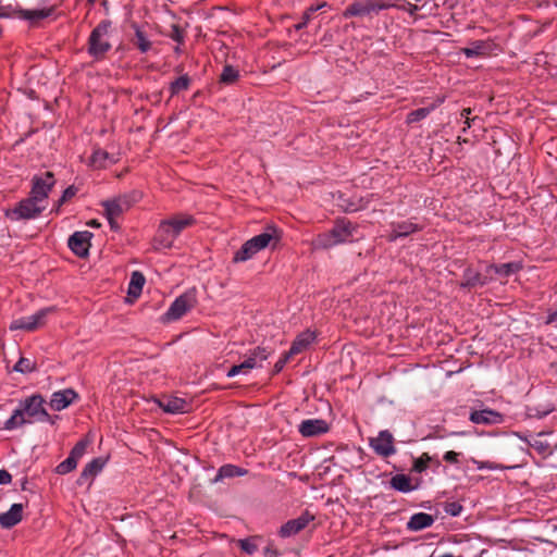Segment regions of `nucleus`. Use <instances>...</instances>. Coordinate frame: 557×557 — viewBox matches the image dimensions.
<instances>
[{
  "instance_id": "13d9d810",
  "label": "nucleus",
  "mask_w": 557,
  "mask_h": 557,
  "mask_svg": "<svg viewBox=\"0 0 557 557\" xmlns=\"http://www.w3.org/2000/svg\"><path fill=\"white\" fill-rule=\"evenodd\" d=\"M450 507L451 509L449 510V512L453 515V516H457L461 509V506L457 505V504H450Z\"/></svg>"
},
{
  "instance_id": "de8ad7c7",
  "label": "nucleus",
  "mask_w": 557,
  "mask_h": 557,
  "mask_svg": "<svg viewBox=\"0 0 557 557\" xmlns=\"http://www.w3.org/2000/svg\"><path fill=\"white\" fill-rule=\"evenodd\" d=\"M239 546L245 553L249 555L253 554L258 549L257 544L251 539L239 540Z\"/></svg>"
},
{
  "instance_id": "ea45409f",
  "label": "nucleus",
  "mask_w": 557,
  "mask_h": 557,
  "mask_svg": "<svg viewBox=\"0 0 557 557\" xmlns=\"http://www.w3.org/2000/svg\"><path fill=\"white\" fill-rule=\"evenodd\" d=\"M431 461L432 457L428 453H423L419 458L414 459L412 470L421 473L428 469Z\"/></svg>"
},
{
  "instance_id": "5701e85b",
  "label": "nucleus",
  "mask_w": 557,
  "mask_h": 557,
  "mask_svg": "<svg viewBox=\"0 0 557 557\" xmlns=\"http://www.w3.org/2000/svg\"><path fill=\"white\" fill-rule=\"evenodd\" d=\"M315 339L314 332H311L309 330L300 333L293 342L290 348H289V355H298L302 352L305 349L309 347L311 343Z\"/></svg>"
},
{
  "instance_id": "a878e982",
  "label": "nucleus",
  "mask_w": 557,
  "mask_h": 557,
  "mask_svg": "<svg viewBox=\"0 0 557 557\" xmlns=\"http://www.w3.org/2000/svg\"><path fill=\"white\" fill-rule=\"evenodd\" d=\"M461 52L467 58L487 57L491 52V44L484 40H475L469 47L463 48Z\"/></svg>"
},
{
  "instance_id": "72a5a7b5",
  "label": "nucleus",
  "mask_w": 557,
  "mask_h": 557,
  "mask_svg": "<svg viewBox=\"0 0 557 557\" xmlns=\"http://www.w3.org/2000/svg\"><path fill=\"white\" fill-rule=\"evenodd\" d=\"M117 160L114 153H110L106 150H96L91 156L92 164L98 168H106L109 164L115 163Z\"/></svg>"
},
{
  "instance_id": "0eeeda50",
  "label": "nucleus",
  "mask_w": 557,
  "mask_h": 557,
  "mask_svg": "<svg viewBox=\"0 0 557 557\" xmlns=\"http://www.w3.org/2000/svg\"><path fill=\"white\" fill-rule=\"evenodd\" d=\"M55 184L54 175L52 172H45L40 175H34L32 178L30 196L33 199L38 200L45 205L50 190Z\"/></svg>"
},
{
  "instance_id": "6e6552de",
  "label": "nucleus",
  "mask_w": 557,
  "mask_h": 557,
  "mask_svg": "<svg viewBox=\"0 0 557 557\" xmlns=\"http://www.w3.org/2000/svg\"><path fill=\"white\" fill-rule=\"evenodd\" d=\"M53 309L52 308H45L36 313L28 315V317H22L18 319H15L10 324V330H23L26 332H33L44 325L45 319Z\"/></svg>"
},
{
  "instance_id": "ddd939ff",
  "label": "nucleus",
  "mask_w": 557,
  "mask_h": 557,
  "mask_svg": "<svg viewBox=\"0 0 557 557\" xmlns=\"http://www.w3.org/2000/svg\"><path fill=\"white\" fill-rule=\"evenodd\" d=\"M78 394L73 388L54 392L51 395L49 406L52 410L61 411L78 399Z\"/></svg>"
},
{
  "instance_id": "1a4fd4ad",
  "label": "nucleus",
  "mask_w": 557,
  "mask_h": 557,
  "mask_svg": "<svg viewBox=\"0 0 557 557\" xmlns=\"http://www.w3.org/2000/svg\"><path fill=\"white\" fill-rule=\"evenodd\" d=\"M369 445L377 456L383 458H387L396 454L394 436L387 430L380 431L376 437H371L369 440Z\"/></svg>"
},
{
  "instance_id": "f3484780",
  "label": "nucleus",
  "mask_w": 557,
  "mask_h": 557,
  "mask_svg": "<svg viewBox=\"0 0 557 557\" xmlns=\"http://www.w3.org/2000/svg\"><path fill=\"white\" fill-rule=\"evenodd\" d=\"M298 431L304 437H313L326 433L329 424L322 419H307L299 424Z\"/></svg>"
},
{
  "instance_id": "79ce46f5",
  "label": "nucleus",
  "mask_w": 557,
  "mask_h": 557,
  "mask_svg": "<svg viewBox=\"0 0 557 557\" xmlns=\"http://www.w3.org/2000/svg\"><path fill=\"white\" fill-rule=\"evenodd\" d=\"M77 466V461L72 458L71 456H69L64 461H62L61 463H59L57 466V472L59 474H66L71 471H73Z\"/></svg>"
},
{
  "instance_id": "6ab92c4d",
  "label": "nucleus",
  "mask_w": 557,
  "mask_h": 557,
  "mask_svg": "<svg viewBox=\"0 0 557 557\" xmlns=\"http://www.w3.org/2000/svg\"><path fill=\"white\" fill-rule=\"evenodd\" d=\"M53 13V8H42L33 10H17L16 17L27 21L30 26L37 25L40 21L49 17Z\"/></svg>"
},
{
  "instance_id": "423d86ee",
  "label": "nucleus",
  "mask_w": 557,
  "mask_h": 557,
  "mask_svg": "<svg viewBox=\"0 0 557 557\" xmlns=\"http://www.w3.org/2000/svg\"><path fill=\"white\" fill-rule=\"evenodd\" d=\"M45 399L41 395H32L20 403V408L24 414L36 421L45 422L49 421L53 423L51 416L47 412L44 407Z\"/></svg>"
},
{
  "instance_id": "4be33fe9",
  "label": "nucleus",
  "mask_w": 557,
  "mask_h": 557,
  "mask_svg": "<svg viewBox=\"0 0 557 557\" xmlns=\"http://www.w3.org/2000/svg\"><path fill=\"white\" fill-rule=\"evenodd\" d=\"M23 518V505L13 504L7 512L0 513V525L5 529L13 528Z\"/></svg>"
},
{
  "instance_id": "9d476101",
  "label": "nucleus",
  "mask_w": 557,
  "mask_h": 557,
  "mask_svg": "<svg viewBox=\"0 0 557 557\" xmlns=\"http://www.w3.org/2000/svg\"><path fill=\"white\" fill-rule=\"evenodd\" d=\"M314 520V516L309 511H304L299 517L288 520L278 530V535L283 539L290 537L305 530L310 522Z\"/></svg>"
},
{
  "instance_id": "39448f33",
  "label": "nucleus",
  "mask_w": 557,
  "mask_h": 557,
  "mask_svg": "<svg viewBox=\"0 0 557 557\" xmlns=\"http://www.w3.org/2000/svg\"><path fill=\"white\" fill-rule=\"evenodd\" d=\"M197 299L194 293L187 292L178 296L163 314L164 322H173L180 320L189 310L196 306Z\"/></svg>"
},
{
  "instance_id": "cd10ccee",
  "label": "nucleus",
  "mask_w": 557,
  "mask_h": 557,
  "mask_svg": "<svg viewBox=\"0 0 557 557\" xmlns=\"http://www.w3.org/2000/svg\"><path fill=\"white\" fill-rule=\"evenodd\" d=\"M171 230L178 236L185 228L194 225L195 219L188 214H178L164 220Z\"/></svg>"
},
{
  "instance_id": "0e129e2a",
  "label": "nucleus",
  "mask_w": 557,
  "mask_h": 557,
  "mask_svg": "<svg viewBox=\"0 0 557 557\" xmlns=\"http://www.w3.org/2000/svg\"><path fill=\"white\" fill-rule=\"evenodd\" d=\"M361 209V207L347 208L348 211H357Z\"/></svg>"
},
{
  "instance_id": "f8f14e48",
  "label": "nucleus",
  "mask_w": 557,
  "mask_h": 557,
  "mask_svg": "<svg viewBox=\"0 0 557 557\" xmlns=\"http://www.w3.org/2000/svg\"><path fill=\"white\" fill-rule=\"evenodd\" d=\"M92 234L88 231L75 232L70 236L67 245L77 257H86L90 247Z\"/></svg>"
},
{
  "instance_id": "58836bf2",
  "label": "nucleus",
  "mask_w": 557,
  "mask_h": 557,
  "mask_svg": "<svg viewBox=\"0 0 557 557\" xmlns=\"http://www.w3.org/2000/svg\"><path fill=\"white\" fill-rule=\"evenodd\" d=\"M14 370L21 373H30L36 370V362L28 358H20V360L15 363Z\"/></svg>"
},
{
  "instance_id": "680f3d73",
  "label": "nucleus",
  "mask_w": 557,
  "mask_h": 557,
  "mask_svg": "<svg viewBox=\"0 0 557 557\" xmlns=\"http://www.w3.org/2000/svg\"><path fill=\"white\" fill-rule=\"evenodd\" d=\"M308 21H309V14H307V15L305 16V18H304V21H302L301 23H299L298 25H296V28H297V29H301V28H304V27L307 25Z\"/></svg>"
},
{
  "instance_id": "7ed1b4c3",
  "label": "nucleus",
  "mask_w": 557,
  "mask_h": 557,
  "mask_svg": "<svg viewBox=\"0 0 557 557\" xmlns=\"http://www.w3.org/2000/svg\"><path fill=\"white\" fill-rule=\"evenodd\" d=\"M393 0H361L349 4L343 12L345 18L352 16H368L391 9Z\"/></svg>"
},
{
  "instance_id": "a18cd8bd",
  "label": "nucleus",
  "mask_w": 557,
  "mask_h": 557,
  "mask_svg": "<svg viewBox=\"0 0 557 557\" xmlns=\"http://www.w3.org/2000/svg\"><path fill=\"white\" fill-rule=\"evenodd\" d=\"M251 370V364L249 362L243 361L239 364H235L231 367V369L227 371V377H233L235 375H238L240 373H248V371Z\"/></svg>"
},
{
  "instance_id": "f257e3e1",
  "label": "nucleus",
  "mask_w": 557,
  "mask_h": 557,
  "mask_svg": "<svg viewBox=\"0 0 557 557\" xmlns=\"http://www.w3.org/2000/svg\"><path fill=\"white\" fill-rule=\"evenodd\" d=\"M358 226L347 219H338L333 227L319 234L312 242L315 249H327L336 245L354 242Z\"/></svg>"
},
{
  "instance_id": "c85d7f7f",
  "label": "nucleus",
  "mask_w": 557,
  "mask_h": 557,
  "mask_svg": "<svg viewBox=\"0 0 557 557\" xmlns=\"http://www.w3.org/2000/svg\"><path fill=\"white\" fill-rule=\"evenodd\" d=\"M521 269L520 263L518 262H508L503 264H491L486 267L485 272L490 274V277H492V274H497L503 277H507L516 272H518Z\"/></svg>"
},
{
  "instance_id": "37998d69",
  "label": "nucleus",
  "mask_w": 557,
  "mask_h": 557,
  "mask_svg": "<svg viewBox=\"0 0 557 557\" xmlns=\"http://www.w3.org/2000/svg\"><path fill=\"white\" fill-rule=\"evenodd\" d=\"M89 445V442L87 440H82L75 444L73 449L70 453V456L74 458L76 461H78L79 458L84 456L86 453V448Z\"/></svg>"
},
{
  "instance_id": "09e8293b",
  "label": "nucleus",
  "mask_w": 557,
  "mask_h": 557,
  "mask_svg": "<svg viewBox=\"0 0 557 557\" xmlns=\"http://www.w3.org/2000/svg\"><path fill=\"white\" fill-rule=\"evenodd\" d=\"M250 354L262 363L271 355V351L264 347H257Z\"/></svg>"
},
{
  "instance_id": "c9c22d12",
  "label": "nucleus",
  "mask_w": 557,
  "mask_h": 557,
  "mask_svg": "<svg viewBox=\"0 0 557 557\" xmlns=\"http://www.w3.org/2000/svg\"><path fill=\"white\" fill-rule=\"evenodd\" d=\"M145 284V276L140 272H133L131 276V282L128 285V294L137 296L140 294L143 286Z\"/></svg>"
},
{
  "instance_id": "a19ab883",
  "label": "nucleus",
  "mask_w": 557,
  "mask_h": 557,
  "mask_svg": "<svg viewBox=\"0 0 557 557\" xmlns=\"http://www.w3.org/2000/svg\"><path fill=\"white\" fill-rule=\"evenodd\" d=\"M238 78V71L234 69L232 65H225L222 74L221 82L225 84H232Z\"/></svg>"
},
{
  "instance_id": "69168bd1",
  "label": "nucleus",
  "mask_w": 557,
  "mask_h": 557,
  "mask_svg": "<svg viewBox=\"0 0 557 557\" xmlns=\"http://www.w3.org/2000/svg\"><path fill=\"white\" fill-rule=\"evenodd\" d=\"M175 52H176V53H180V52H181L180 46H177V47L175 48Z\"/></svg>"
},
{
  "instance_id": "8fccbe9b",
  "label": "nucleus",
  "mask_w": 557,
  "mask_h": 557,
  "mask_svg": "<svg viewBox=\"0 0 557 557\" xmlns=\"http://www.w3.org/2000/svg\"><path fill=\"white\" fill-rule=\"evenodd\" d=\"M170 37L172 40L176 41L177 44H183V41H184V33L177 25L172 26Z\"/></svg>"
},
{
  "instance_id": "b1692460",
  "label": "nucleus",
  "mask_w": 557,
  "mask_h": 557,
  "mask_svg": "<svg viewBox=\"0 0 557 557\" xmlns=\"http://www.w3.org/2000/svg\"><path fill=\"white\" fill-rule=\"evenodd\" d=\"M435 519L432 515L426 512H418L410 517L407 522V529L410 531H421L431 527Z\"/></svg>"
},
{
  "instance_id": "bf43d9fd",
  "label": "nucleus",
  "mask_w": 557,
  "mask_h": 557,
  "mask_svg": "<svg viewBox=\"0 0 557 557\" xmlns=\"http://www.w3.org/2000/svg\"><path fill=\"white\" fill-rule=\"evenodd\" d=\"M471 112H472L471 109L467 108L461 111L460 115L462 119L469 120Z\"/></svg>"
},
{
  "instance_id": "864d4df0",
  "label": "nucleus",
  "mask_w": 557,
  "mask_h": 557,
  "mask_svg": "<svg viewBox=\"0 0 557 557\" xmlns=\"http://www.w3.org/2000/svg\"><path fill=\"white\" fill-rule=\"evenodd\" d=\"M458 457H459V453L449 450L444 454L443 459L448 463L456 465L459 462Z\"/></svg>"
},
{
  "instance_id": "2f4dec72",
  "label": "nucleus",
  "mask_w": 557,
  "mask_h": 557,
  "mask_svg": "<svg viewBox=\"0 0 557 557\" xmlns=\"http://www.w3.org/2000/svg\"><path fill=\"white\" fill-rule=\"evenodd\" d=\"M106 465V459L103 458H95L90 462H88L79 476V482L88 479L95 478L101 470L103 469Z\"/></svg>"
},
{
  "instance_id": "20e7f679",
  "label": "nucleus",
  "mask_w": 557,
  "mask_h": 557,
  "mask_svg": "<svg viewBox=\"0 0 557 557\" xmlns=\"http://www.w3.org/2000/svg\"><path fill=\"white\" fill-rule=\"evenodd\" d=\"M46 209L42 205L29 195L28 198L21 200L13 209L7 211V216L11 221L30 220L40 215Z\"/></svg>"
},
{
  "instance_id": "f03ea898",
  "label": "nucleus",
  "mask_w": 557,
  "mask_h": 557,
  "mask_svg": "<svg viewBox=\"0 0 557 557\" xmlns=\"http://www.w3.org/2000/svg\"><path fill=\"white\" fill-rule=\"evenodd\" d=\"M110 21L100 22L91 32L88 39V53L96 60H100L111 49L109 33Z\"/></svg>"
},
{
  "instance_id": "9b49d317",
  "label": "nucleus",
  "mask_w": 557,
  "mask_h": 557,
  "mask_svg": "<svg viewBox=\"0 0 557 557\" xmlns=\"http://www.w3.org/2000/svg\"><path fill=\"white\" fill-rule=\"evenodd\" d=\"M469 420L474 424L496 425L502 424L505 421V417L496 410L484 408L481 410H472Z\"/></svg>"
},
{
  "instance_id": "338daca9",
  "label": "nucleus",
  "mask_w": 557,
  "mask_h": 557,
  "mask_svg": "<svg viewBox=\"0 0 557 557\" xmlns=\"http://www.w3.org/2000/svg\"><path fill=\"white\" fill-rule=\"evenodd\" d=\"M319 8H310V12L317 11Z\"/></svg>"
},
{
  "instance_id": "052dcab7",
  "label": "nucleus",
  "mask_w": 557,
  "mask_h": 557,
  "mask_svg": "<svg viewBox=\"0 0 557 557\" xmlns=\"http://www.w3.org/2000/svg\"><path fill=\"white\" fill-rule=\"evenodd\" d=\"M548 323L557 322V310L548 314Z\"/></svg>"
},
{
  "instance_id": "4c0bfd02",
  "label": "nucleus",
  "mask_w": 557,
  "mask_h": 557,
  "mask_svg": "<svg viewBox=\"0 0 557 557\" xmlns=\"http://www.w3.org/2000/svg\"><path fill=\"white\" fill-rule=\"evenodd\" d=\"M190 79L187 75L180 76L170 85L171 96L177 95L182 90H186L189 87Z\"/></svg>"
},
{
  "instance_id": "6e6d98bb",
  "label": "nucleus",
  "mask_w": 557,
  "mask_h": 557,
  "mask_svg": "<svg viewBox=\"0 0 557 557\" xmlns=\"http://www.w3.org/2000/svg\"><path fill=\"white\" fill-rule=\"evenodd\" d=\"M245 362H249L251 364V369L261 367V362L257 360L256 357L251 356V354H249V356L245 359Z\"/></svg>"
},
{
  "instance_id": "dca6fc26",
  "label": "nucleus",
  "mask_w": 557,
  "mask_h": 557,
  "mask_svg": "<svg viewBox=\"0 0 557 557\" xmlns=\"http://www.w3.org/2000/svg\"><path fill=\"white\" fill-rule=\"evenodd\" d=\"M391 233L388 234V242H395L400 237H407L413 233L422 230V226L413 223L412 221H401L391 223Z\"/></svg>"
},
{
  "instance_id": "a211bd4d",
  "label": "nucleus",
  "mask_w": 557,
  "mask_h": 557,
  "mask_svg": "<svg viewBox=\"0 0 557 557\" xmlns=\"http://www.w3.org/2000/svg\"><path fill=\"white\" fill-rule=\"evenodd\" d=\"M278 239H280V236H278V233H277V230L275 227H273V226H269L265 230V232H263V233H261L259 235L253 236L252 238L247 240V243L249 244V246L252 247V249L257 253L260 250H262L265 247H268L272 240L277 242Z\"/></svg>"
},
{
  "instance_id": "393cba45",
  "label": "nucleus",
  "mask_w": 557,
  "mask_h": 557,
  "mask_svg": "<svg viewBox=\"0 0 557 557\" xmlns=\"http://www.w3.org/2000/svg\"><path fill=\"white\" fill-rule=\"evenodd\" d=\"M160 408L168 413H183L186 411L187 403L183 398L168 397L158 401Z\"/></svg>"
},
{
  "instance_id": "c756f323",
  "label": "nucleus",
  "mask_w": 557,
  "mask_h": 557,
  "mask_svg": "<svg viewBox=\"0 0 557 557\" xmlns=\"http://www.w3.org/2000/svg\"><path fill=\"white\" fill-rule=\"evenodd\" d=\"M389 485L395 491L401 493H409L417 490V485H412L411 479L403 473L395 474L389 481Z\"/></svg>"
},
{
  "instance_id": "f704fd0d",
  "label": "nucleus",
  "mask_w": 557,
  "mask_h": 557,
  "mask_svg": "<svg viewBox=\"0 0 557 557\" xmlns=\"http://www.w3.org/2000/svg\"><path fill=\"white\" fill-rule=\"evenodd\" d=\"M30 422L32 420L25 419L23 410L18 407L13 411L12 416L4 422V429L14 430Z\"/></svg>"
},
{
  "instance_id": "e2e57ef3",
  "label": "nucleus",
  "mask_w": 557,
  "mask_h": 557,
  "mask_svg": "<svg viewBox=\"0 0 557 557\" xmlns=\"http://www.w3.org/2000/svg\"><path fill=\"white\" fill-rule=\"evenodd\" d=\"M88 225H90L91 227H98L100 226V223L97 220H91L88 222Z\"/></svg>"
},
{
  "instance_id": "473e14b6",
  "label": "nucleus",
  "mask_w": 557,
  "mask_h": 557,
  "mask_svg": "<svg viewBox=\"0 0 557 557\" xmlns=\"http://www.w3.org/2000/svg\"><path fill=\"white\" fill-rule=\"evenodd\" d=\"M133 28L135 32L133 44L141 53L148 52L152 47V42L149 39L148 35L137 24H134Z\"/></svg>"
},
{
  "instance_id": "4d7b16f0",
  "label": "nucleus",
  "mask_w": 557,
  "mask_h": 557,
  "mask_svg": "<svg viewBox=\"0 0 557 557\" xmlns=\"http://www.w3.org/2000/svg\"><path fill=\"white\" fill-rule=\"evenodd\" d=\"M117 218H119V216L107 215V219H108V221H109V224H110L111 228H112V230H114V231H116V230H119V228H120V225H119V223H117V221H116V219H117Z\"/></svg>"
},
{
  "instance_id": "3c124183",
  "label": "nucleus",
  "mask_w": 557,
  "mask_h": 557,
  "mask_svg": "<svg viewBox=\"0 0 557 557\" xmlns=\"http://www.w3.org/2000/svg\"><path fill=\"white\" fill-rule=\"evenodd\" d=\"M293 357L289 351H286L274 364V372L278 373L283 370L288 360Z\"/></svg>"
},
{
  "instance_id": "aec40b11",
  "label": "nucleus",
  "mask_w": 557,
  "mask_h": 557,
  "mask_svg": "<svg viewBox=\"0 0 557 557\" xmlns=\"http://www.w3.org/2000/svg\"><path fill=\"white\" fill-rule=\"evenodd\" d=\"M445 101V97H437L435 101L426 107L416 109L406 116V123L411 125L425 120L435 109Z\"/></svg>"
},
{
  "instance_id": "2eb2a0df",
  "label": "nucleus",
  "mask_w": 557,
  "mask_h": 557,
  "mask_svg": "<svg viewBox=\"0 0 557 557\" xmlns=\"http://www.w3.org/2000/svg\"><path fill=\"white\" fill-rule=\"evenodd\" d=\"M136 196V194L132 196H121L116 199L103 202L106 215L120 216L137 200Z\"/></svg>"
},
{
  "instance_id": "bb28decb",
  "label": "nucleus",
  "mask_w": 557,
  "mask_h": 557,
  "mask_svg": "<svg viewBox=\"0 0 557 557\" xmlns=\"http://www.w3.org/2000/svg\"><path fill=\"white\" fill-rule=\"evenodd\" d=\"M248 471L246 469L235 465L227 463L219 468L218 473L215 478L212 480V482L218 483L220 481H223L224 479L243 476L246 475Z\"/></svg>"
},
{
  "instance_id": "603ef678",
  "label": "nucleus",
  "mask_w": 557,
  "mask_h": 557,
  "mask_svg": "<svg viewBox=\"0 0 557 557\" xmlns=\"http://www.w3.org/2000/svg\"><path fill=\"white\" fill-rule=\"evenodd\" d=\"M76 193H77V189L74 186H69L63 191V195H62V197L59 200V205L61 206L62 203H64L65 201H67L72 197H74L76 195Z\"/></svg>"
},
{
  "instance_id": "49530a36",
  "label": "nucleus",
  "mask_w": 557,
  "mask_h": 557,
  "mask_svg": "<svg viewBox=\"0 0 557 557\" xmlns=\"http://www.w3.org/2000/svg\"><path fill=\"white\" fill-rule=\"evenodd\" d=\"M16 11L10 3L5 4L0 0V18L16 17Z\"/></svg>"
},
{
  "instance_id": "5fc2aeb1",
  "label": "nucleus",
  "mask_w": 557,
  "mask_h": 557,
  "mask_svg": "<svg viewBox=\"0 0 557 557\" xmlns=\"http://www.w3.org/2000/svg\"><path fill=\"white\" fill-rule=\"evenodd\" d=\"M12 475L4 469L0 470V484H9Z\"/></svg>"
},
{
  "instance_id": "e433bc0d",
  "label": "nucleus",
  "mask_w": 557,
  "mask_h": 557,
  "mask_svg": "<svg viewBox=\"0 0 557 557\" xmlns=\"http://www.w3.org/2000/svg\"><path fill=\"white\" fill-rule=\"evenodd\" d=\"M256 255V251L252 249L251 246L246 242L239 250L236 251V253L233 257L234 262H245L249 259H251Z\"/></svg>"
},
{
  "instance_id": "c03bdc74",
  "label": "nucleus",
  "mask_w": 557,
  "mask_h": 557,
  "mask_svg": "<svg viewBox=\"0 0 557 557\" xmlns=\"http://www.w3.org/2000/svg\"><path fill=\"white\" fill-rule=\"evenodd\" d=\"M394 5L392 8H395L399 11L407 12L409 15L413 16L419 11V7L417 4H413L408 1H404L401 3H397L393 1Z\"/></svg>"
},
{
  "instance_id": "412c9836",
  "label": "nucleus",
  "mask_w": 557,
  "mask_h": 557,
  "mask_svg": "<svg viewBox=\"0 0 557 557\" xmlns=\"http://www.w3.org/2000/svg\"><path fill=\"white\" fill-rule=\"evenodd\" d=\"M490 274H481L480 272L468 268L465 270L462 275V281L460 283L461 287L472 288L475 286H483L485 285L490 280Z\"/></svg>"
},
{
  "instance_id": "7c9ffc66",
  "label": "nucleus",
  "mask_w": 557,
  "mask_h": 557,
  "mask_svg": "<svg viewBox=\"0 0 557 557\" xmlns=\"http://www.w3.org/2000/svg\"><path fill=\"white\" fill-rule=\"evenodd\" d=\"M530 445L543 457L550 456L554 453V446L548 442L547 434L544 433L537 434Z\"/></svg>"
},
{
  "instance_id": "4468645a",
  "label": "nucleus",
  "mask_w": 557,
  "mask_h": 557,
  "mask_svg": "<svg viewBox=\"0 0 557 557\" xmlns=\"http://www.w3.org/2000/svg\"><path fill=\"white\" fill-rule=\"evenodd\" d=\"M178 236L171 230L165 221H161L153 238L154 249H169Z\"/></svg>"
}]
</instances>
